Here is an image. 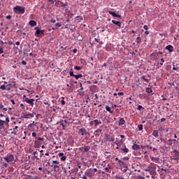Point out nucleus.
I'll return each instance as SVG.
<instances>
[{
	"label": "nucleus",
	"instance_id": "nucleus-31",
	"mask_svg": "<svg viewBox=\"0 0 179 179\" xmlns=\"http://www.w3.org/2000/svg\"><path fill=\"white\" fill-rule=\"evenodd\" d=\"M145 92L147 93H152V92H153V90H152V88L148 87V88H146Z\"/></svg>",
	"mask_w": 179,
	"mask_h": 179
},
{
	"label": "nucleus",
	"instance_id": "nucleus-53",
	"mask_svg": "<svg viewBox=\"0 0 179 179\" xmlns=\"http://www.w3.org/2000/svg\"><path fill=\"white\" fill-rule=\"evenodd\" d=\"M166 121V118L163 117L161 119V122H164Z\"/></svg>",
	"mask_w": 179,
	"mask_h": 179
},
{
	"label": "nucleus",
	"instance_id": "nucleus-1",
	"mask_svg": "<svg viewBox=\"0 0 179 179\" xmlns=\"http://www.w3.org/2000/svg\"><path fill=\"white\" fill-rule=\"evenodd\" d=\"M13 9L15 13H19V14L24 13V12L26 11V9L24 8V7L20 6H17L14 7Z\"/></svg>",
	"mask_w": 179,
	"mask_h": 179
},
{
	"label": "nucleus",
	"instance_id": "nucleus-40",
	"mask_svg": "<svg viewBox=\"0 0 179 179\" xmlns=\"http://www.w3.org/2000/svg\"><path fill=\"white\" fill-rule=\"evenodd\" d=\"M55 26H56V27H61V26H62V24H61V23H59V22H57L55 24Z\"/></svg>",
	"mask_w": 179,
	"mask_h": 179
},
{
	"label": "nucleus",
	"instance_id": "nucleus-45",
	"mask_svg": "<svg viewBox=\"0 0 179 179\" xmlns=\"http://www.w3.org/2000/svg\"><path fill=\"white\" fill-rule=\"evenodd\" d=\"M3 48L1 47L0 48V54H3Z\"/></svg>",
	"mask_w": 179,
	"mask_h": 179
},
{
	"label": "nucleus",
	"instance_id": "nucleus-3",
	"mask_svg": "<svg viewBox=\"0 0 179 179\" xmlns=\"http://www.w3.org/2000/svg\"><path fill=\"white\" fill-rule=\"evenodd\" d=\"M173 156L171 157V160H179V152L177 150L173 151Z\"/></svg>",
	"mask_w": 179,
	"mask_h": 179
},
{
	"label": "nucleus",
	"instance_id": "nucleus-52",
	"mask_svg": "<svg viewBox=\"0 0 179 179\" xmlns=\"http://www.w3.org/2000/svg\"><path fill=\"white\" fill-rule=\"evenodd\" d=\"M10 101L12 103V104H15V100H13V99H10Z\"/></svg>",
	"mask_w": 179,
	"mask_h": 179
},
{
	"label": "nucleus",
	"instance_id": "nucleus-18",
	"mask_svg": "<svg viewBox=\"0 0 179 179\" xmlns=\"http://www.w3.org/2000/svg\"><path fill=\"white\" fill-rule=\"evenodd\" d=\"M34 117V115L33 113H29L25 115L24 118H33Z\"/></svg>",
	"mask_w": 179,
	"mask_h": 179
},
{
	"label": "nucleus",
	"instance_id": "nucleus-27",
	"mask_svg": "<svg viewBox=\"0 0 179 179\" xmlns=\"http://www.w3.org/2000/svg\"><path fill=\"white\" fill-rule=\"evenodd\" d=\"M84 150L85 152H89V150H90V146H85Z\"/></svg>",
	"mask_w": 179,
	"mask_h": 179
},
{
	"label": "nucleus",
	"instance_id": "nucleus-35",
	"mask_svg": "<svg viewBox=\"0 0 179 179\" xmlns=\"http://www.w3.org/2000/svg\"><path fill=\"white\" fill-rule=\"evenodd\" d=\"M168 145H169V146H171V145H173V139H169L168 141Z\"/></svg>",
	"mask_w": 179,
	"mask_h": 179
},
{
	"label": "nucleus",
	"instance_id": "nucleus-59",
	"mask_svg": "<svg viewBox=\"0 0 179 179\" xmlns=\"http://www.w3.org/2000/svg\"><path fill=\"white\" fill-rule=\"evenodd\" d=\"M62 105L65 106V101H64V100L62 101Z\"/></svg>",
	"mask_w": 179,
	"mask_h": 179
},
{
	"label": "nucleus",
	"instance_id": "nucleus-57",
	"mask_svg": "<svg viewBox=\"0 0 179 179\" xmlns=\"http://www.w3.org/2000/svg\"><path fill=\"white\" fill-rule=\"evenodd\" d=\"M6 19H12V16H10V15H7V16H6Z\"/></svg>",
	"mask_w": 179,
	"mask_h": 179
},
{
	"label": "nucleus",
	"instance_id": "nucleus-10",
	"mask_svg": "<svg viewBox=\"0 0 179 179\" xmlns=\"http://www.w3.org/2000/svg\"><path fill=\"white\" fill-rule=\"evenodd\" d=\"M108 13H109V15H112V16H113V17H121L120 15L115 13V12H114V11H109Z\"/></svg>",
	"mask_w": 179,
	"mask_h": 179
},
{
	"label": "nucleus",
	"instance_id": "nucleus-29",
	"mask_svg": "<svg viewBox=\"0 0 179 179\" xmlns=\"http://www.w3.org/2000/svg\"><path fill=\"white\" fill-rule=\"evenodd\" d=\"M138 131H142V129H143V124H138Z\"/></svg>",
	"mask_w": 179,
	"mask_h": 179
},
{
	"label": "nucleus",
	"instance_id": "nucleus-8",
	"mask_svg": "<svg viewBox=\"0 0 179 179\" xmlns=\"http://www.w3.org/2000/svg\"><path fill=\"white\" fill-rule=\"evenodd\" d=\"M79 134H80V135H82V136H85L87 135L88 132H87V130H86V129L82 128L79 130Z\"/></svg>",
	"mask_w": 179,
	"mask_h": 179
},
{
	"label": "nucleus",
	"instance_id": "nucleus-64",
	"mask_svg": "<svg viewBox=\"0 0 179 179\" xmlns=\"http://www.w3.org/2000/svg\"><path fill=\"white\" fill-rule=\"evenodd\" d=\"M83 179H87V177H86V176L84 175V176H83Z\"/></svg>",
	"mask_w": 179,
	"mask_h": 179
},
{
	"label": "nucleus",
	"instance_id": "nucleus-15",
	"mask_svg": "<svg viewBox=\"0 0 179 179\" xmlns=\"http://www.w3.org/2000/svg\"><path fill=\"white\" fill-rule=\"evenodd\" d=\"M132 149L134 150H138V149H141V147L138 144H134L132 146Z\"/></svg>",
	"mask_w": 179,
	"mask_h": 179
},
{
	"label": "nucleus",
	"instance_id": "nucleus-47",
	"mask_svg": "<svg viewBox=\"0 0 179 179\" xmlns=\"http://www.w3.org/2000/svg\"><path fill=\"white\" fill-rule=\"evenodd\" d=\"M164 62V59L162 58L161 59V63L160 65H163V63Z\"/></svg>",
	"mask_w": 179,
	"mask_h": 179
},
{
	"label": "nucleus",
	"instance_id": "nucleus-5",
	"mask_svg": "<svg viewBox=\"0 0 179 179\" xmlns=\"http://www.w3.org/2000/svg\"><path fill=\"white\" fill-rule=\"evenodd\" d=\"M157 166L155 164H150L148 165V171L150 173H155L156 171Z\"/></svg>",
	"mask_w": 179,
	"mask_h": 179
},
{
	"label": "nucleus",
	"instance_id": "nucleus-54",
	"mask_svg": "<svg viewBox=\"0 0 179 179\" xmlns=\"http://www.w3.org/2000/svg\"><path fill=\"white\" fill-rule=\"evenodd\" d=\"M137 179H145V178H143V176H139L137 178Z\"/></svg>",
	"mask_w": 179,
	"mask_h": 179
},
{
	"label": "nucleus",
	"instance_id": "nucleus-14",
	"mask_svg": "<svg viewBox=\"0 0 179 179\" xmlns=\"http://www.w3.org/2000/svg\"><path fill=\"white\" fill-rule=\"evenodd\" d=\"M17 128H19V127L15 126V128L13 129L11 134H13L14 135H17V132H18Z\"/></svg>",
	"mask_w": 179,
	"mask_h": 179
},
{
	"label": "nucleus",
	"instance_id": "nucleus-12",
	"mask_svg": "<svg viewBox=\"0 0 179 179\" xmlns=\"http://www.w3.org/2000/svg\"><path fill=\"white\" fill-rule=\"evenodd\" d=\"M115 145H117V146H121L122 145V143H124V140H120V141H117V138H116V141L114 142Z\"/></svg>",
	"mask_w": 179,
	"mask_h": 179
},
{
	"label": "nucleus",
	"instance_id": "nucleus-19",
	"mask_svg": "<svg viewBox=\"0 0 179 179\" xmlns=\"http://www.w3.org/2000/svg\"><path fill=\"white\" fill-rule=\"evenodd\" d=\"M29 24H30V26L34 27V26L37 25V22L34 20H31V21H29Z\"/></svg>",
	"mask_w": 179,
	"mask_h": 179
},
{
	"label": "nucleus",
	"instance_id": "nucleus-16",
	"mask_svg": "<svg viewBox=\"0 0 179 179\" xmlns=\"http://www.w3.org/2000/svg\"><path fill=\"white\" fill-rule=\"evenodd\" d=\"M94 127H97V125H100L101 124V121L99 120H94Z\"/></svg>",
	"mask_w": 179,
	"mask_h": 179
},
{
	"label": "nucleus",
	"instance_id": "nucleus-9",
	"mask_svg": "<svg viewBox=\"0 0 179 179\" xmlns=\"http://www.w3.org/2000/svg\"><path fill=\"white\" fill-rule=\"evenodd\" d=\"M166 50H169V52H173V51L174 50V47H173V45H169L167 46H166Z\"/></svg>",
	"mask_w": 179,
	"mask_h": 179
},
{
	"label": "nucleus",
	"instance_id": "nucleus-62",
	"mask_svg": "<svg viewBox=\"0 0 179 179\" xmlns=\"http://www.w3.org/2000/svg\"><path fill=\"white\" fill-rule=\"evenodd\" d=\"M115 108H117V107H121V105L118 106V105H114Z\"/></svg>",
	"mask_w": 179,
	"mask_h": 179
},
{
	"label": "nucleus",
	"instance_id": "nucleus-34",
	"mask_svg": "<svg viewBox=\"0 0 179 179\" xmlns=\"http://www.w3.org/2000/svg\"><path fill=\"white\" fill-rule=\"evenodd\" d=\"M0 89H1V90H6V86L5 85H2L0 86Z\"/></svg>",
	"mask_w": 179,
	"mask_h": 179
},
{
	"label": "nucleus",
	"instance_id": "nucleus-46",
	"mask_svg": "<svg viewBox=\"0 0 179 179\" xmlns=\"http://www.w3.org/2000/svg\"><path fill=\"white\" fill-rule=\"evenodd\" d=\"M32 136H33L34 138H36V136H37V134H36V132H33V133H32Z\"/></svg>",
	"mask_w": 179,
	"mask_h": 179
},
{
	"label": "nucleus",
	"instance_id": "nucleus-20",
	"mask_svg": "<svg viewBox=\"0 0 179 179\" xmlns=\"http://www.w3.org/2000/svg\"><path fill=\"white\" fill-rule=\"evenodd\" d=\"M125 124V120L124 118H120L119 120V125H124Z\"/></svg>",
	"mask_w": 179,
	"mask_h": 179
},
{
	"label": "nucleus",
	"instance_id": "nucleus-60",
	"mask_svg": "<svg viewBox=\"0 0 179 179\" xmlns=\"http://www.w3.org/2000/svg\"><path fill=\"white\" fill-rule=\"evenodd\" d=\"M161 171H167V169H164V168H162Z\"/></svg>",
	"mask_w": 179,
	"mask_h": 179
},
{
	"label": "nucleus",
	"instance_id": "nucleus-41",
	"mask_svg": "<svg viewBox=\"0 0 179 179\" xmlns=\"http://www.w3.org/2000/svg\"><path fill=\"white\" fill-rule=\"evenodd\" d=\"M97 132H100V134H101L102 130L100 129H96V130L95 131V134H97Z\"/></svg>",
	"mask_w": 179,
	"mask_h": 179
},
{
	"label": "nucleus",
	"instance_id": "nucleus-50",
	"mask_svg": "<svg viewBox=\"0 0 179 179\" xmlns=\"http://www.w3.org/2000/svg\"><path fill=\"white\" fill-rule=\"evenodd\" d=\"M3 167H8V166H9V164H8L7 163H4L3 164Z\"/></svg>",
	"mask_w": 179,
	"mask_h": 179
},
{
	"label": "nucleus",
	"instance_id": "nucleus-17",
	"mask_svg": "<svg viewBox=\"0 0 179 179\" xmlns=\"http://www.w3.org/2000/svg\"><path fill=\"white\" fill-rule=\"evenodd\" d=\"M55 171H59V166L58 165H51Z\"/></svg>",
	"mask_w": 179,
	"mask_h": 179
},
{
	"label": "nucleus",
	"instance_id": "nucleus-28",
	"mask_svg": "<svg viewBox=\"0 0 179 179\" xmlns=\"http://www.w3.org/2000/svg\"><path fill=\"white\" fill-rule=\"evenodd\" d=\"M74 69H76V71H80V69H82V66H75Z\"/></svg>",
	"mask_w": 179,
	"mask_h": 179
},
{
	"label": "nucleus",
	"instance_id": "nucleus-39",
	"mask_svg": "<svg viewBox=\"0 0 179 179\" xmlns=\"http://www.w3.org/2000/svg\"><path fill=\"white\" fill-rule=\"evenodd\" d=\"M61 160H62V162H65V160H66V156H64V155H63V157H61Z\"/></svg>",
	"mask_w": 179,
	"mask_h": 179
},
{
	"label": "nucleus",
	"instance_id": "nucleus-58",
	"mask_svg": "<svg viewBox=\"0 0 179 179\" xmlns=\"http://www.w3.org/2000/svg\"><path fill=\"white\" fill-rule=\"evenodd\" d=\"M38 141H44V138L39 137V138H38Z\"/></svg>",
	"mask_w": 179,
	"mask_h": 179
},
{
	"label": "nucleus",
	"instance_id": "nucleus-23",
	"mask_svg": "<svg viewBox=\"0 0 179 179\" xmlns=\"http://www.w3.org/2000/svg\"><path fill=\"white\" fill-rule=\"evenodd\" d=\"M106 111H108V113H110V114H113V111L111 110V108H110V106H106Z\"/></svg>",
	"mask_w": 179,
	"mask_h": 179
},
{
	"label": "nucleus",
	"instance_id": "nucleus-37",
	"mask_svg": "<svg viewBox=\"0 0 179 179\" xmlns=\"http://www.w3.org/2000/svg\"><path fill=\"white\" fill-rule=\"evenodd\" d=\"M127 170H128V166H127V165H125L124 166H123V170H122V171H127Z\"/></svg>",
	"mask_w": 179,
	"mask_h": 179
},
{
	"label": "nucleus",
	"instance_id": "nucleus-32",
	"mask_svg": "<svg viewBox=\"0 0 179 179\" xmlns=\"http://www.w3.org/2000/svg\"><path fill=\"white\" fill-rule=\"evenodd\" d=\"M136 43H137L138 44H139V43H141V36H138V37L136 38Z\"/></svg>",
	"mask_w": 179,
	"mask_h": 179
},
{
	"label": "nucleus",
	"instance_id": "nucleus-6",
	"mask_svg": "<svg viewBox=\"0 0 179 179\" xmlns=\"http://www.w3.org/2000/svg\"><path fill=\"white\" fill-rule=\"evenodd\" d=\"M24 101H25V103H27V104H30V106H31V107H33V106H34V99L25 98L24 99Z\"/></svg>",
	"mask_w": 179,
	"mask_h": 179
},
{
	"label": "nucleus",
	"instance_id": "nucleus-38",
	"mask_svg": "<svg viewBox=\"0 0 179 179\" xmlns=\"http://www.w3.org/2000/svg\"><path fill=\"white\" fill-rule=\"evenodd\" d=\"M69 75L70 76H75V74H73V71H72V69L69 71Z\"/></svg>",
	"mask_w": 179,
	"mask_h": 179
},
{
	"label": "nucleus",
	"instance_id": "nucleus-49",
	"mask_svg": "<svg viewBox=\"0 0 179 179\" xmlns=\"http://www.w3.org/2000/svg\"><path fill=\"white\" fill-rule=\"evenodd\" d=\"M59 157H64V153L63 152L59 153Z\"/></svg>",
	"mask_w": 179,
	"mask_h": 179
},
{
	"label": "nucleus",
	"instance_id": "nucleus-7",
	"mask_svg": "<svg viewBox=\"0 0 179 179\" xmlns=\"http://www.w3.org/2000/svg\"><path fill=\"white\" fill-rule=\"evenodd\" d=\"M10 120L9 117H6L5 120L0 119V127H3V125L6 124V122H9Z\"/></svg>",
	"mask_w": 179,
	"mask_h": 179
},
{
	"label": "nucleus",
	"instance_id": "nucleus-43",
	"mask_svg": "<svg viewBox=\"0 0 179 179\" xmlns=\"http://www.w3.org/2000/svg\"><path fill=\"white\" fill-rule=\"evenodd\" d=\"M20 107H22V108H23V110H26V106H24V105L23 103L20 104Z\"/></svg>",
	"mask_w": 179,
	"mask_h": 179
},
{
	"label": "nucleus",
	"instance_id": "nucleus-30",
	"mask_svg": "<svg viewBox=\"0 0 179 179\" xmlns=\"http://www.w3.org/2000/svg\"><path fill=\"white\" fill-rule=\"evenodd\" d=\"M151 160H152V162H155V163H157V162H159V159L157 158V157H152V158H151Z\"/></svg>",
	"mask_w": 179,
	"mask_h": 179
},
{
	"label": "nucleus",
	"instance_id": "nucleus-42",
	"mask_svg": "<svg viewBox=\"0 0 179 179\" xmlns=\"http://www.w3.org/2000/svg\"><path fill=\"white\" fill-rule=\"evenodd\" d=\"M21 64H22V65H27V63L26 61H24V60H22V61L21 62Z\"/></svg>",
	"mask_w": 179,
	"mask_h": 179
},
{
	"label": "nucleus",
	"instance_id": "nucleus-33",
	"mask_svg": "<svg viewBox=\"0 0 179 179\" xmlns=\"http://www.w3.org/2000/svg\"><path fill=\"white\" fill-rule=\"evenodd\" d=\"M137 110H138V111H141V110H145V108H143L142 106L138 105V108H137Z\"/></svg>",
	"mask_w": 179,
	"mask_h": 179
},
{
	"label": "nucleus",
	"instance_id": "nucleus-13",
	"mask_svg": "<svg viewBox=\"0 0 179 179\" xmlns=\"http://www.w3.org/2000/svg\"><path fill=\"white\" fill-rule=\"evenodd\" d=\"M112 23L113 24H116V26H118V27H121V22H120V21L113 20Z\"/></svg>",
	"mask_w": 179,
	"mask_h": 179
},
{
	"label": "nucleus",
	"instance_id": "nucleus-48",
	"mask_svg": "<svg viewBox=\"0 0 179 179\" xmlns=\"http://www.w3.org/2000/svg\"><path fill=\"white\" fill-rule=\"evenodd\" d=\"M117 96H124V92L117 93Z\"/></svg>",
	"mask_w": 179,
	"mask_h": 179
},
{
	"label": "nucleus",
	"instance_id": "nucleus-63",
	"mask_svg": "<svg viewBox=\"0 0 179 179\" xmlns=\"http://www.w3.org/2000/svg\"><path fill=\"white\" fill-rule=\"evenodd\" d=\"M145 34H146V36H148V34H149V31H145Z\"/></svg>",
	"mask_w": 179,
	"mask_h": 179
},
{
	"label": "nucleus",
	"instance_id": "nucleus-36",
	"mask_svg": "<svg viewBox=\"0 0 179 179\" xmlns=\"http://www.w3.org/2000/svg\"><path fill=\"white\" fill-rule=\"evenodd\" d=\"M141 79H143V80H145V82H149V80H148V78H146V76H143L141 77Z\"/></svg>",
	"mask_w": 179,
	"mask_h": 179
},
{
	"label": "nucleus",
	"instance_id": "nucleus-25",
	"mask_svg": "<svg viewBox=\"0 0 179 179\" xmlns=\"http://www.w3.org/2000/svg\"><path fill=\"white\" fill-rule=\"evenodd\" d=\"M119 164L121 166V167H124V166H127V164L122 161H119Z\"/></svg>",
	"mask_w": 179,
	"mask_h": 179
},
{
	"label": "nucleus",
	"instance_id": "nucleus-55",
	"mask_svg": "<svg viewBox=\"0 0 179 179\" xmlns=\"http://www.w3.org/2000/svg\"><path fill=\"white\" fill-rule=\"evenodd\" d=\"M45 31L44 29L41 30V34H44Z\"/></svg>",
	"mask_w": 179,
	"mask_h": 179
},
{
	"label": "nucleus",
	"instance_id": "nucleus-2",
	"mask_svg": "<svg viewBox=\"0 0 179 179\" xmlns=\"http://www.w3.org/2000/svg\"><path fill=\"white\" fill-rule=\"evenodd\" d=\"M3 160L6 162L7 163H10L15 160V156L13 155L10 154L3 157Z\"/></svg>",
	"mask_w": 179,
	"mask_h": 179
},
{
	"label": "nucleus",
	"instance_id": "nucleus-56",
	"mask_svg": "<svg viewBox=\"0 0 179 179\" xmlns=\"http://www.w3.org/2000/svg\"><path fill=\"white\" fill-rule=\"evenodd\" d=\"M160 140L162 141V142H163V143H166V140L165 139L161 138Z\"/></svg>",
	"mask_w": 179,
	"mask_h": 179
},
{
	"label": "nucleus",
	"instance_id": "nucleus-61",
	"mask_svg": "<svg viewBox=\"0 0 179 179\" xmlns=\"http://www.w3.org/2000/svg\"><path fill=\"white\" fill-rule=\"evenodd\" d=\"M15 44H16V45H20V42L17 41V42L15 43Z\"/></svg>",
	"mask_w": 179,
	"mask_h": 179
},
{
	"label": "nucleus",
	"instance_id": "nucleus-4",
	"mask_svg": "<svg viewBox=\"0 0 179 179\" xmlns=\"http://www.w3.org/2000/svg\"><path fill=\"white\" fill-rule=\"evenodd\" d=\"M104 138L103 141L104 142H114L115 141V138L114 137H108V134H104Z\"/></svg>",
	"mask_w": 179,
	"mask_h": 179
},
{
	"label": "nucleus",
	"instance_id": "nucleus-24",
	"mask_svg": "<svg viewBox=\"0 0 179 179\" xmlns=\"http://www.w3.org/2000/svg\"><path fill=\"white\" fill-rule=\"evenodd\" d=\"M74 78L78 80L80 78H83V76L82 74L74 75Z\"/></svg>",
	"mask_w": 179,
	"mask_h": 179
},
{
	"label": "nucleus",
	"instance_id": "nucleus-11",
	"mask_svg": "<svg viewBox=\"0 0 179 179\" xmlns=\"http://www.w3.org/2000/svg\"><path fill=\"white\" fill-rule=\"evenodd\" d=\"M59 123L60 125L62 126L63 129H65V127H66V124H68V122L66 120H62Z\"/></svg>",
	"mask_w": 179,
	"mask_h": 179
},
{
	"label": "nucleus",
	"instance_id": "nucleus-44",
	"mask_svg": "<svg viewBox=\"0 0 179 179\" xmlns=\"http://www.w3.org/2000/svg\"><path fill=\"white\" fill-rule=\"evenodd\" d=\"M53 164H59V162L58 161H52Z\"/></svg>",
	"mask_w": 179,
	"mask_h": 179
},
{
	"label": "nucleus",
	"instance_id": "nucleus-21",
	"mask_svg": "<svg viewBox=\"0 0 179 179\" xmlns=\"http://www.w3.org/2000/svg\"><path fill=\"white\" fill-rule=\"evenodd\" d=\"M153 136H155V138H157L159 136V131L157 130H154L152 132Z\"/></svg>",
	"mask_w": 179,
	"mask_h": 179
},
{
	"label": "nucleus",
	"instance_id": "nucleus-51",
	"mask_svg": "<svg viewBox=\"0 0 179 179\" xmlns=\"http://www.w3.org/2000/svg\"><path fill=\"white\" fill-rule=\"evenodd\" d=\"M143 29L148 30L149 28L148 27V25H144Z\"/></svg>",
	"mask_w": 179,
	"mask_h": 179
},
{
	"label": "nucleus",
	"instance_id": "nucleus-26",
	"mask_svg": "<svg viewBox=\"0 0 179 179\" xmlns=\"http://www.w3.org/2000/svg\"><path fill=\"white\" fill-rule=\"evenodd\" d=\"M121 150L122 152H124V153H128V152H129V150H128V148H127L126 146H124V148H121Z\"/></svg>",
	"mask_w": 179,
	"mask_h": 179
},
{
	"label": "nucleus",
	"instance_id": "nucleus-22",
	"mask_svg": "<svg viewBox=\"0 0 179 179\" xmlns=\"http://www.w3.org/2000/svg\"><path fill=\"white\" fill-rule=\"evenodd\" d=\"M35 29L36 30L35 32V36H38V35L41 34L40 29H37V27H36Z\"/></svg>",
	"mask_w": 179,
	"mask_h": 179
}]
</instances>
